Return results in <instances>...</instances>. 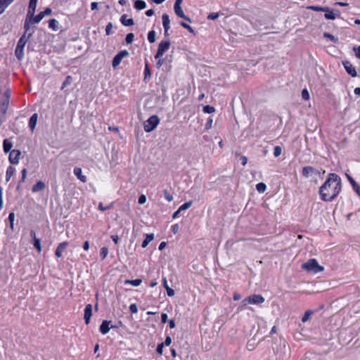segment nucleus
I'll list each match as a JSON object with an SVG mask.
<instances>
[{
    "mask_svg": "<svg viewBox=\"0 0 360 360\" xmlns=\"http://www.w3.org/2000/svg\"><path fill=\"white\" fill-rule=\"evenodd\" d=\"M134 35L133 33H128L127 34L126 39H125L126 43L127 44H131L134 41Z\"/></svg>",
    "mask_w": 360,
    "mask_h": 360,
    "instance_id": "obj_43",
    "label": "nucleus"
},
{
    "mask_svg": "<svg viewBox=\"0 0 360 360\" xmlns=\"http://www.w3.org/2000/svg\"><path fill=\"white\" fill-rule=\"evenodd\" d=\"M241 164L243 166H245L247 164L248 158L245 156L242 155L240 157Z\"/></svg>",
    "mask_w": 360,
    "mask_h": 360,
    "instance_id": "obj_64",
    "label": "nucleus"
},
{
    "mask_svg": "<svg viewBox=\"0 0 360 360\" xmlns=\"http://www.w3.org/2000/svg\"><path fill=\"white\" fill-rule=\"evenodd\" d=\"M43 18H44L43 14L41 13V12H40L35 16L34 15H32V17L26 16L25 20H28L30 22V24L32 25V24L39 23Z\"/></svg>",
    "mask_w": 360,
    "mask_h": 360,
    "instance_id": "obj_14",
    "label": "nucleus"
},
{
    "mask_svg": "<svg viewBox=\"0 0 360 360\" xmlns=\"http://www.w3.org/2000/svg\"><path fill=\"white\" fill-rule=\"evenodd\" d=\"M353 50L355 52L356 56L360 59V46L358 47H354Z\"/></svg>",
    "mask_w": 360,
    "mask_h": 360,
    "instance_id": "obj_60",
    "label": "nucleus"
},
{
    "mask_svg": "<svg viewBox=\"0 0 360 360\" xmlns=\"http://www.w3.org/2000/svg\"><path fill=\"white\" fill-rule=\"evenodd\" d=\"M68 245V242H67V241L60 243L58 245V247L56 250V252H55V255L58 258H60L62 257V251L64 250L67 248Z\"/></svg>",
    "mask_w": 360,
    "mask_h": 360,
    "instance_id": "obj_15",
    "label": "nucleus"
},
{
    "mask_svg": "<svg viewBox=\"0 0 360 360\" xmlns=\"http://www.w3.org/2000/svg\"><path fill=\"white\" fill-rule=\"evenodd\" d=\"M151 77L150 70L149 68L148 63L146 62L145 63V68H144V79H147L148 78H150Z\"/></svg>",
    "mask_w": 360,
    "mask_h": 360,
    "instance_id": "obj_34",
    "label": "nucleus"
},
{
    "mask_svg": "<svg viewBox=\"0 0 360 360\" xmlns=\"http://www.w3.org/2000/svg\"><path fill=\"white\" fill-rule=\"evenodd\" d=\"M162 25L165 30V35H168V30L169 29L170 20L169 15L166 13L162 15Z\"/></svg>",
    "mask_w": 360,
    "mask_h": 360,
    "instance_id": "obj_13",
    "label": "nucleus"
},
{
    "mask_svg": "<svg viewBox=\"0 0 360 360\" xmlns=\"http://www.w3.org/2000/svg\"><path fill=\"white\" fill-rule=\"evenodd\" d=\"M148 39L150 43H154L155 41V32L151 30L148 34Z\"/></svg>",
    "mask_w": 360,
    "mask_h": 360,
    "instance_id": "obj_38",
    "label": "nucleus"
},
{
    "mask_svg": "<svg viewBox=\"0 0 360 360\" xmlns=\"http://www.w3.org/2000/svg\"><path fill=\"white\" fill-rule=\"evenodd\" d=\"M120 21L124 26H132L134 24V20L132 18L127 19L126 14H124L121 16Z\"/></svg>",
    "mask_w": 360,
    "mask_h": 360,
    "instance_id": "obj_20",
    "label": "nucleus"
},
{
    "mask_svg": "<svg viewBox=\"0 0 360 360\" xmlns=\"http://www.w3.org/2000/svg\"><path fill=\"white\" fill-rule=\"evenodd\" d=\"M302 268L308 271L319 273L323 271L324 268L320 266L315 259H310L307 262L302 264Z\"/></svg>",
    "mask_w": 360,
    "mask_h": 360,
    "instance_id": "obj_2",
    "label": "nucleus"
},
{
    "mask_svg": "<svg viewBox=\"0 0 360 360\" xmlns=\"http://www.w3.org/2000/svg\"><path fill=\"white\" fill-rule=\"evenodd\" d=\"M74 174L81 181L84 183L86 181V177L82 175V171L80 167H75Z\"/></svg>",
    "mask_w": 360,
    "mask_h": 360,
    "instance_id": "obj_19",
    "label": "nucleus"
},
{
    "mask_svg": "<svg viewBox=\"0 0 360 360\" xmlns=\"http://www.w3.org/2000/svg\"><path fill=\"white\" fill-rule=\"evenodd\" d=\"M15 55L18 60H22L24 58V47L17 45L15 50Z\"/></svg>",
    "mask_w": 360,
    "mask_h": 360,
    "instance_id": "obj_18",
    "label": "nucleus"
},
{
    "mask_svg": "<svg viewBox=\"0 0 360 360\" xmlns=\"http://www.w3.org/2000/svg\"><path fill=\"white\" fill-rule=\"evenodd\" d=\"M49 27L54 31H56L58 29V21L54 18L50 19L49 20Z\"/></svg>",
    "mask_w": 360,
    "mask_h": 360,
    "instance_id": "obj_31",
    "label": "nucleus"
},
{
    "mask_svg": "<svg viewBox=\"0 0 360 360\" xmlns=\"http://www.w3.org/2000/svg\"><path fill=\"white\" fill-rule=\"evenodd\" d=\"M28 40L29 39L27 37V36L22 35L20 39L18 40L17 45L21 46L22 47H25Z\"/></svg>",
    "mask_w": 360,
    "mask_h": 360,
    "instance_id": "obj_35",
    "label": "nucleus"
},
{
    "mask_svg": "<svg viewBox=\"0 0 360 360\" xmlns=\"http://www.w3.org/2000/svg\"><path fill=\"white\" fill-rule=\"evenodd\" d=\"M129 310L133 314H136L138 312V307L136 304H131L129 306Z\"/></svg>",
    "mask_w": 360,
    "mask_h": 360,
    "instance_id": "obj_52",
    "label": "nucleus"
},
{
    "mask_svg": "<svg viewBox=\"0 0 360 360\" xmlns=\"http://www.w3.org/2000/svg\"><path fill=\"white\" fill-rule=\"evenodd\" d=\"M282 153V148L281 146H276L274 149V155L277 158L281 155Z\"/></svg>",
    "mask_w": 360,
    "mask_h": 360,
    "instance_id": "obj_46",
    "label": "nucleus"
},
{
    "mask_svg": "<svg viewBox=\"0 0 360 360\" xmlns=\"http://www.w3.org/2000/svg\"><path fill=\"white\" fill-rule=\"evenodd\" d=\"M134 7L137 10H142L146 7V4L145 1L141 0H136L134 3Z\"/></svg>",
    "mask_w": 360,
    "mask_h": 360,
    "instance_id": "obj_29",
    "label": "nucleus"
},
{
    "mask_svg": "<svg viewBox=\"0 0 360 360\" xmlns=\"http://www.w3.org/2000/svg\"><path fill=\"white\" fill-rule=\"evenodd\" d=\"M302 97L305 101H307V100L309 99V94L308 91L306 89L302 90Z\"/></svg>",
    "mask_w": 360,
    "mask_h": 360,
    "instance_id": "obj_50",
    "label": "nucleus"
},
{
    "mask_svg": "<svg viewBox=\"0 0 360 360\" xmlns=\"http://www.w3.org/2000/svg\"><path fill=\"white\" fill-rule=\"evenodd\" d=\"M8 105V101H4L0 103V112H1L4 115L6 112Z\"/></svg>",
    "mask_w": 360,
    "mask_h": 360,
    "instance_id": "obj_33",
    "label": "nucleus"
},
{
    "mask_svg": "<svg viewBox=\"0 0 360 360\" xmlns=\"http://www.w3.org/2000/svg\"><path fill=\"white\" fill-rule=\"evenodd\" d=\"M264 302V298L261 295H252L243 300L242 304L243 306L247 304H258Z\"/></svg>",
    "mask_w": 360,
    "mask_h": 360,
    "instance_id": "obj_4",
    "label": "nucleus"
},
{
    "mask_svg": "<svg viewBox=\"0 0 360 360\" xmlns=\"http://www.w3.org/2000/svg\"><path fill=\"white\" fill-rule=\"evenodd\" d=\"M160 122V119L157 115L150 116L145 122H144V130L146 132H150L154 130L156 127L158 125Z\"/></svg>",
    "mask_w": 360,
    "mask_h": 360,
    "instance_id": "obj_3",
    "label": "nucleus"
},
{
    "mask_svg": "<svg viewBox=\"0 0 360 360\" xmlns=\"http://www.w3.org/2000/svg\"><path fill=\"white\" fill-rule=\"evenodd\" d=\"M36 8L37 3L29 2V7L27 16L32 17V15H34L36 11Z\"/></svg>",
    "mask_w": 360,
    "mask_h": 360,
    "instance_id": "obj_23",
    "label": "nucleus"
},
{
    "mask_svg": "<svg viewBox=\"0 0 360 360\" xmlns=\"http://www.w3.org/2000/svg\"><path fill=\"white\" fill-rule=\"evenodd\" d=\"M256 188L259 193H263L265 191V190L266 188V186L264 183L261 182L256 185Z\"/></svg>",
    "mask_w": 360,
    "mask_h": 360,
    "instance_id": "obj_37",
    "label": "nucleus"
},
{
    "mask_svg": "<svg viewBox=\"0 0 360 360\" xmlns=\"http://www.w3.org/2000/svg\"><path fill=\"white\" fill-rule=\"evenodd\" d=\"M314 172V168L311 166H306L302 168V175L304 177H308L311 172Z\"/></svg>",
    "mask_w": 360,
    "mask_h": 360,
    "instance_id": "obj_30",
    "label": "nucleus"
},
{
    "mask_svg": "<svg viewBox=\"0 0 360 360\" xmlns=\"http://www.w3.org/2000/svg\"><path fill=\"white\" fill-rule=\"evenodd\" d=\"M92 316V305L91 304H88L84 309V319L85 320V323L87 325L90 322V319Z\"/></svg>",
    "mask_w": 360,
    "mask_h": 360,
    "instance_id": "obj_11",
    "label": "nucleus"
},
{
    "mask_svg": "<svg viewBox=\"0 0 360 360\" xmlns=\"http://www.w3.org/2000/svg\"><path fill=\"white\" fill-rule=\"evenodd\" d=\"M174 11L175 14L178 17L183 18V19L188 21L189 22H191V19L189 17L185 15L181 6H174Z\"/></svg>",
    "mask_w": 360,
    "mask_h": 360,
    "instance_id": "obj_12",
    "label": "nucleus"
},
{
    "mask_svg": "<svg viewBox=\"0 0 360 360\" xmlns=\"http://www.w3.org/2000/svg\"><path fill=\"white\" fill-rule=\"evenodd\" d=\"M324 13H325L324 17L328 20H335L337 16L340 15V12H338V14H335L333 13V10H331L329 7H328V11L324 12Z\"/></svg>",
    "mask_w": 360,
    "mask_h": 360,
    "instance_id": "obj_21",
    "label": "nucleus"
},
{
    "mask_svg": "<svg viewBox=\"0 0 360 360\" xmlns=\"http://www.w3.org/2000/svg\"><path fill=\"white\" fill-rule=\"evenodd\" d=\"M146 202V197L144 195H141L139 198V203L143 205Z\"/></svg>",
    "mask_w": 360,
    "mask_h": 360,
    "instance_id": "obj_56",
    "label": "nucleus"
},
{
    "mask_svg": "<svg viewBox=\"0 0 360 360\" xmlns=\"http://www.w3.org/2000/svg\"><path fill=\"white\" fill-rule=\"evenodd\" d=\"M345 69L347 72L352 77H355L357 75L356 70L355 68L352 65V64L349 61H345L342 63Z\"/></svg>",
    "mask_w": 360,
    "mask_h": 360,
    "instance_id": "obj_8",
    "label": "nucleus"
},
{
    "mask_svg": "<svg viewBox=\"0 0 360 360\" xmlns=\"http://www.w3.org/2000/svg\"><path fill=\"white\" fill-rule=\"evenodd\" d=\"M24 29L25 32L22 35L27 36V37L30 39L34 32V27L31 29V25L30 24V22L28 20H25Z\"/></svg>",
    "mask_w": 360,
    "mask_h": 360,
    "instance_id": "obj_10",
    "label": "nucleus"
},
{
    "mask_svg": "<svg viewBox=\"0 0 360 360\" xmlns=\"http://www.w3.org/2000/svg\"><path fill=\"white\" fill-rule=\"evenodd\" d=\"M11 95V89H7L5 92H4V96L6 97V100L5 101H8L10 96Z\"/></svg>",
    "mask_w": 360,
    "mask_h": 360,
    "instance_id": "obj_63",
    "label": "nucleus"
},
{
    "mask_svg": "<svg viewBox=\"0 0 360 360\" xmlns=\"http://www.w3.org/2000/svg\"><path fill=\"white\" fill-rule=\"evenodd\" d=\"M342 188L340 177L330 173L324 184L320 187L319 194L323 201H332L340 193Z\"/></svg>",
    "mask_w": 360,
    "mask_h": 360,
    "instance_id": "obj_1",
    "label": "nucleus"
},
{
    "mask_svg": "<svg viewBox=\"0 0 360 360\" xmlns=\"http://www.w3.org/2000/svg\"><path fill=\"white\" fill-rule=\"evenodd\" d=\"M129 52L127 50H122L120 51L113 58L112 62V66L113 68H116L121 63L122 60L129 56Z\"/></svg>",
    "mask_w": 360,
    "mask_h": 360,
    "instance_id": "obj_6",
    "label": "nucleus"
},
{
    "mask_svg": "<svg viewBox=\"0 0 360 360\" xmlns=\"http://www.w3.org/2000/svg\"><path fill=\"white\" fill-rule=\"evenodd\" d=\"M38 115L37 113L33 114L29 120V127L32 131H34L37 122Z\"/></svg>",
    "mask_w": 360,
    "mask_h": 360,
    "instance_id": "obj_17",
    "label": "nucleus"
},
{
    "mask_svg": "<svg viewBox=\"0 0 360 360\" xmlns=\"http://www.w3.org/2000/svg\"><path fill=\"white\" fill-rule=\"evenodd\" d=\"M33 245L34 246V248L37 250V251L39 252H40L41 251L40 239H39V238L34 239Z\"/></svg>",
    "mask_w": 360,
    "mask_h": 360,
    "instance_id": "obj_40",
    "label": "nucleus"
},
{
    "mask_svg": "<svg viewBox=\"0 0 360 360\" xmlns=\"http://www.w3.org/2000/svg\"><path fill=\"white\" fill-rule=\"evenodd\" d=\"M71 82H72L71 76H68L65 78V81L63 82L61 89H63L65 87L70 85L71 84Z\"/></svg>",
    "mask_w": 360,
    "mask_h": 360,
    "instance_id": "obj_48",
    "label": "nucleus"
},
{
    "mask_svg": "<svg viewBox=\"0 0 360 360\" xmlns=\"http://www.w3.org/2000/svg\"><path fill=\"white\" fill-rule=\"evenodd\" d=\"M311 314H312V311H311L309 310L305 311L304 316L302 318V321L303 323L307 322L309 319V317L311 315Z\"/></svg>",
    "mask_w": 360,
    "mask_h": 360,
    "instance_id": "obj_45",
    "label": "nucleus"
},
{
    "mask_svg": "<svg viewBox=\"0 0 360 360\" xmlns=\"http://www.w3.org/2000/svg\"><path fill=\"white\" fill-rule=\"evenodd\" d=\"M192 201L185 202L179 207V211H183L188 209L192 205Z\"/></svg>",
    "mask_w": 360,
    "mask_h": 360,
    "instance_id": "obj_41",
    "label": "nucleus"
},
{
    "mask_svg": "<svg viewBox=\"0 0 360 360\" xmlns=\"http://www.w3.org/2000/svg\"><path fill=\"white\" fill-rule=\"evenodd\" d=\"M110 323H111L110 321H107V320L103 321V322L101 324L100 328H99L100 332L103 335L107 334L109 332L110 329L111 328H113V326L110 325Z\"/></svg>",
    "mask_w": 360,
    "mask_h": 360,
    "instance_id": "obj_9",
    "label": "nucleus"
},
{
    "mask_svg": "<svg viewBox=\"0 0 360 360\" xmlns=\"http://www.w3.org/2000/svg\"><path fill=\"white\" fill-rule=\"evenodd\" d=\"M180 25L184 27L185 29H186L190 33L193 34H195V32L193 30V29L188 24H186V22H180Z\"/></svg>",
    "mask_w": 360,
    "mask_h": 360,
    "instance_id": "obj_42",
    "label": "nucleus"
},
{
    "mask_svg": "<svg viewBox=\"0 0 360 360\" xmlns=\"http://www.w3.org/2000/svg\"><path fill=\"white\" fill-rule=\"evenodd\" d=\"M46 187V184L42 181H38L33 186H32V192L37 193L44 190Z\"/></svg>",
    "mask_w": 360,
    "mask_h": 360,
    "instance_id": "obj_16",
    "label": "nucleus"
},
{
    "mask_svg": "<svg viewBox=\"0 0 360 360\" xmlns=\"http://www.w3.org/2000/svg\"><path fill=\"white\" fill-rule=\"evenodd\" d=\"M170 46V41L169 40L167 41H161L158 46L157 53L155 56V58H162V56L164 55L165 52L167 51Z\"/></svg>",
    "mask_w": 360,
    "mask_h": 360,
    "instance_id": "obj_5",
    "label": "nucleus"
},
{
    "mask_svg": "<svg viewBox=\"0 0 360 360\" xmlns=\"http://www.w3.org/2000/svg\"><path fill=\"white\" fill-rule=\"evenodd\" d=\"M15 171V168L11 166H10L7 168L6 174V181H8L11 179V178L13 175Z\"/></svg>",
    "mask_w": 360,
    "mask_h": 360,
    "instance_id": "obj_28",
    "label": "nucleus"
},
{
    "mask_svg": "<svg viewBox=\"0 0 360 360\" xmlns=\"http://www.w3.org/2000/svg\"><path fill=\"white\" fill-rule=\"evenodd\" d=\"M214 111H215V109L212 106L205 105L203 107V112L205 113L210 114V113L214 112Z\"/></svg>",
    "mask_w": 360,
    "mask_h": 360,
    "instance_id": "obj_44",
    "label": "nucleus"
},
{
    "mask_svg": "<svg viewBox=\"0 0 360 360\" xmlns=\"http://www.w3.org/2000/svg\"><path fill=\"white\" fill-rule=\"evenodd\" d=\"M13 2L11 0H0V15L4 12L6 8Z\"/></svg>",
    "mask_w": 360,
    "mask_h": 360,
    "instance_id": "obj_22",
    "label": "nucleus"
},
{
    "mask_svg": "<svg viewBox=\"0 0 360 360\" xmlns=\"http://www.w3.org/2000/svg\"><path fill=\"white\" fill-rule=\"evenodd\" d=\"M108 254V248H106V247H103L101 249V252H100V256H101V259H105V257H107Z\"/></svg>",
    "mask_w": 360,
    "mask_h": 360,
    "instance_id": "obj_39",
    "label": "nucleus"
},
{
    "mask_svg": "<svg viewBox=\"0 0 360 360\" xmlns=\"http://www.w3.org/2000/svg\"><path fill=\"white\" fill-rule=\"evenodd\" d=\"M158 62L156 63V67H157L158 68H160L163 65V63H164L165 60H164V59H162V58H158Z\"/></svg>",
    "mask_w": 360,
    "mask_h": 360,
    "instance_id": "obj_62",
    "label": "nucleus"
},
{
    "mask_svg": "<svg viewBox=\"0 0 360 360\" xmlns=\"http://www.w3.org/2000/svg\"><path fill=\"white\" fill-rule=\"evenodd\" d=\"M219 17L218 13H211L208 15L207 19L209 20H216Z\"/></svg>",
    "mask_w": 360,
    "mask_h": 360,
    "instance_id": "obj_53",
    "label": "nucleus"
},
{
    "mask_svg": "<svg viewBox=\"0 0 360 360\" xmlns=\"http://www.w3.org/2000/svg\"><path fill=\"white\" fill-rule=\"evenodd\" d=\"M307 9L314 11H321V12H328V7H321L319 6H309L307 7Z\"/></svg>",
    "mask_w": 360,
    "mask_h": 360,
    "instance_id": "obj_26",
    "label": "nucleus"
},
{
    "mask_svg": "<svg viewBox=\"0 0 360 360\" xmlns=\"http://www.w3.org/2000/svg\"><path fill=\"white\" fill-rule=\"evenodd\" d=\"M164 196L166 200H167L169 202H171L173 200V196L172 194H170L167 190H164Z\"/></svg>",
    "mask_w": 360,
    "mask_h": 360,
    "instance_id": "obj_49",
    "label": "nucleus"
},
{
    "mask_svg": "<svg viewBox=\"0 0 360 360\" xmlns=\"http://www.w3.org/2000/svg\"><path fill=\"white\" fill-rule=\"evenodd\" d=\"M346 176H347V179H348V181H349V183L351 184V185L352 186H354V185H355L356 184H357L354 180V179L350 176L348 174H346Z\"/></svg>",
    "mask_w": 360,
    "mask_h": 360,
    "instance_id": "obj_57",
    "label": "nucleus"
},
{
    "mask_svg": "<svg viewBox=\"0 0 360 360\" xmlns=\"http://www.w3.org/2000/svg\"><path fill=\"white\" fill-rule=\"evenodd\" d=\"M323 37L325 38L329 39L333 43H338V39L337 37H335L334 35H333V34H330L328 32H324L323 33Z\"/></svg>",
    "mask_w": 360,
    "mask_h": 360,
    "instance_id": "obj_36",
    "label": "nucleus"
},
{
    "mask_svg": "<svg viewBox=\"0 0 360 360\" xmlns=\"http://www.w3.org/2000/svg\"><path fill=\"white\" fill-rule=\"evenodd\" d=\"M354 191L360 196V186L358 184H356L352 186Z\"/></svg>",
    "mask_w": 360,
    "mask_h": 360,
    "instance_id": "obj_61",
    "label": "nucleus"
},
{
    "mask_svg": "<svg viewBox=\"0 0 360 360\" xmlns=\"http://www.w3.org/2000/svg\"><path fill=\"white\" fill-rule=\"evenodd\" d=\"M141 283H142V280L139 279V278H137L135 280H126L124 281L125 284H131L134 286H139V285H141Z\"/></svg>",
    "mask_w": 360,
    "mask_h": 360,
    "instance_id": "obj_32",
    "label": "nucleus"
},
{
    "mask_svg": "<svg viewBox=\"0 0 360 360\" xmlns=\"http://www.w3.org/2000/svg\"><path fill=\"white\" fill-rule=\"evenodd\" d=\"M172 343V338L169 336H167L163 344L164 346H169Z\"/></svg>",
    "mask_w": 360,
    "mask_h": 360,
    "instance_id": "obj_54",
    "label": "nucleus"
},
{
    "mask_svg": "<svg viewBox=\"0 0 360 360\" xmlns=\"http://www.w3.org/2000/svg\"><path fill=\"white\" fill-rule=\"evenodd\" d=\"M154 239L153 233L146 234L145 239L142 242L141 247L145 248L148 243Z\"/></svg>",
    "mask_w": 360,
    "mask_h": 360,
    "instance_id": "obj_25",
    "label": "nucleus"
},
{
    "mask_svg": "<svg viewBox=\"0 0 360 360\" xmlns=\"http://www.w3.org/2000/svg\"><path fill=\"white\" fill-rule=\"evenodd\" d=\"M52 12V10L50 8H46L44 11H41V13L43 14V17L50 15Z\"/></svg>",
    "mask_w": 360,
    "mask_h": 360,
    "instance_id": "obj_58",
    "label": "nucleus"
},
{
    "mask_svg": "<svg viewBox=\"0 0 360 360\" xmlns=\"http://www.w3.org/2000/svg\"><path fill=\"white\" fill-rule=\"evenodd\" d=\"M112 207H113V203H111L108 206L104 207L103 203L100 202L99 205H98V208L101 211H105V210H110V209L112 208Z\"/></svg>",
    "mask_w": 360,
    "mask_h": 360,
    "instance_id": "obj_47",
    "label": "nucleus"
},
{
    "mask_svg": "<svg viewBox=\"0 0 360 360\" xmlns=\"http://www.w3.org/2000/svg\"><path fill=\"white\" fill-rule=\"evenodd\" d=\"M20 151L18 150H13L10 152L9 155V162L12 165H16L18 163L20 155Z\"/></svg>",
    "mask_w": 360,
    "mask_h": 360,
    "instance_id": "obj_7",
    "label": "nucleus"
},
{
    "mask_svg": "<svg viewBox=\"0 0 360 360\" xmlns=\"http://www.w3.org/2000/svg\"><path fill=\"white\" fill-rule=\"evenodd\" d=\"M112 29V23L108 22V24L107 25V26L105 27V33L107 35H110L111 34Z\"/></svg>",
    "mask_w": 360,
    "mask_h": 360,
    "instance_id": "obj_51",
    "label": "nucleus"
},
{
    "mask_svg": "<svg viewBox=\"0 0 360 360\" xmlns=\"http://www.w3.org/2000/svg\"><path fill=\"white\" fill-rule=\"evenodd\" d=\"M163 344H159L157 347V349H156V352L159 354H162V352H163Z\"/></svg>",
    "mask_w": 360,
    "mask_h": 360,
    "instance_id": "obj_59",
    "label": "nucleus"
},
{
    "mask_svg": "<svg viewBox=\"0 0 360 360\" xmlns=\"http://www.w3.org/2000/svg\"><path fill=\"white\" fill-rule=\"evenodd\" d=\"M27 169L24 168L22 170V178L20 180V182L23 183L25 181L26 176H27Z\"/></svg>",
    "mask_w": 360,
    "mask_h": 360,
    "instance_id": "obj_55",
    "label": "nucleus"
},
{
    "mask_svg": "<svg viewBox=\"0 0 360 360\" xmlns=\"http://www.w3.org/2000/svg\"><path fill=\"white\" fill-rule=\"evenodd\" d=\"M13 146V144L11 141H9L8 139H4V143H3V147H4V150L6 153H8L9 151L11 152V149Z\"/></svg>",
    "mask_w": 360,
    "mask_h": 360,
    "instance_id": "obj_27",
    "label": "nucleus"
},
{
    "mask_svg": "<svg viewBox=\"0 0 360 360\" xmlns=\"http://www.w3.org/2000/svg\"><path fill=\"white\" fill-rule=\"evenodd\" d=\"M163 286L167 290V294L169 297H172L174 295V290L169 287L166 278H163Z\"/></svg>",
    "mask_w": 360,
    "mask_h": 360,
    "instance_id": "obj_24",
    "label": "nucleus"
}]
</instances>
